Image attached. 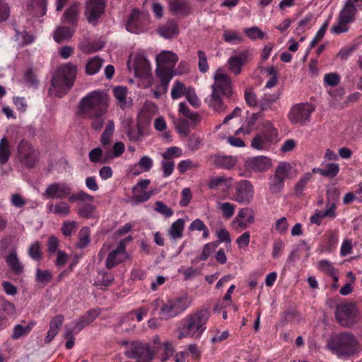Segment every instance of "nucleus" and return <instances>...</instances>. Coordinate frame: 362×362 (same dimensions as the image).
I'll list each match as a JSON object with an SVG mask.
<instances>
[{
	"label": "nucleus",
	"mask_w": 362,
	"mask_h": 362,
	"mask_svg": "<svg viewBox=\"0 0 362 362\" xmlns=\"http://www.w3.org/2000/svg\"><path fill=\"white\" fill-rule=\"evenodd\" d=\"M245 33L251 40H262L265 37V33L258 27L254 26L245 29Z\"/></svg>",
	"instance_id": "obj_54"
},
{
	"label": "nucleus",
	"mask_w": 362,
	"mask_h": 362,
	"mask_svg": "<svg viewBox=\"0 0 362 362\" xmlns=\"http://www.w3.org/2000/svg\"><path fill=\"white\" fill-rule=\"evenodd\" d=\"M90 231L87 226L83 227L78 232V240L76 247L80 249L86 247L90 244Z\"/></svg>",
	"instance_id": "obj_45"
},
{
	"label": "nucleus",
	"mask_w": 362,
	"mask_h": 362,
	"mask_svg": "<svg viewBox=\"0 0 362 362\" xmlns=\"http://www.w3.org/2000/svg\"><path fill=\"white\" fill-rule=\"evenodd\" d=\"M34 327V323H30L26 326H23L22 325H16L13 328V332L12 334V339H18L22 337L27 336L33 327Z\"/></svg>",
	"instance_id": "obj_47"
},
{
	"label": "nucleus",
	"mask_w": 362,
	"mask_h": 362,
	"mask_svg": "<svg viewBox=\"0 0 362 362\" xmlns=\"http://www.w3.org/2000/svg\"><path fill=\"white\" fill-rule=\"evenodd\" d=\"M124 355L128 358L136 359V361H152L154 356L147 344L139 341L132 342L126 349Z\"/></svg>",
	"instance_id": "obj_16"
},
{
	"label": "nucleus",
	"mask_w": 362,
	"mask_h": 362,
	"mask_svg": "<svg viewBox=\"0 0 362 362\" xmlns=\"http://www.w3.org/2000/svg\"><path fill=\"white\" fill-rule=\"evenodd\" d=\"M105 6V0H87L86 2L85 16L88 23L95 25L98 18L104 13Z\"/></svg>",
	"instance_id": "obj_17"
},
{
	"label": "nucleus",
	"mask_w": 362,
	"mask_h": 362,
	"mask_svg": "<svg viewBox=\"0 0 362 362\" xmlns=\"http://www.w3.org/2000/svg\"><path fill=\"white\" fill-rule=\"evenodd\" d=\"M199 164L194 163L190 159L181 160L177 165V169L180 174L183 175L188 170L197 168Z\"/></svg>",
	"instance_id": "obj_63"
},
{
	"label": "nucleus",
	"mask_w": 362,
	"mask_h": 362,
	"mask_svg": "<svg viewBox=\"0 0 362 362\" xmlns=\"http://www.w3.org/2000/svg\"><path fill=\"white\" fill-rule=\"evenodd\" d=\"M78 68L71 62L62 64L54 74L49 94L51 96L62 98L74 86Z\"/></svg>",
	"instance_id": "obj_3"
},
{
	"label": "nucleus",
	"mask_w": 362,
	"mask_h": 362,
	"mask_svg": "<svg viewBox=\"0 0 362 362\" xmlns=\"http://www.w3.org/2000/svg\"><path fill=\"white\" fill-rule=\"evenodd\" d=\"M64 316L62 315H58L52 318L49 322V329L47 332V334L45 337V342L49 344L58 334L60 327L64 322Z\"/></svg>",
	"instance_id": "obj_26"
},
{
	"label": "nucleus",
	"mask_w": 362,
	"mask_h": 362,
	"mask_svg": "<svg viewBox=\"0 0 362 362\" xmlns=\"http://www.w3.org/2000/svg\"><path fill=\"white\" fill-rule=\"evenodd\" d=\"M103 149L100 147H96L89 152L88 158L92 163H107V162H103L105 160V156L103 158Z\"/></svg>",
	"instance_id": "obj_55"
},
{
	"label": "nucleus",
	"mask_w": 362,
	"mask_h": 362,
	"mask_svg": "<svg viewBox=\"0 0 362 362\" xmlns=\"http://www.w3.org/2000/svg\"><path fill=\"white\" fill-rule=\"evenodd\" d=\"M154 210L163 215L166 218H169L173 215V211L172 209L168 207L165 204L161 201H156L155 202Z\"/></svg>",
	"instance_id": "obj_58"
},
{
	"label": "nucleus",
	"mask_w": 362,
	"mask_h": 362,
	"mask_svg": "<svg viewBox=\"0 0 362 362\" xmlns=\"http://www.w3.org/2000/svg\"><path fill=\"white\" fill-rule=\"evenodd\" d=\"M47 4V0H30L28 6L35 11V15L42 16L46 13Z\"/></svg>",
	"instance_id": "obj_42"
},
{
	"label": "nucleus",
	"mask_w": 362,
	"mask_h": 362,
	"mask_svg": "<svg viewBox=\"0 0 362 362\" xmlns=\"http://www.w3.org/2000/svg\"><path fill=\"white\" fill-rule=\"evenodd\" d=\"M192 303V298L187 293L163 300L162 308L157 313L160 320H169L183 313Z\"/></svg>",
	"instance_id": "obj_7"
},
{
	"label": "nucleus",
	"mask_w": 362,
	"mask_h": 362,
	"mask_svg": "<svg viewBox=\"0 0 362 362\" xmlns=\"http://www.w3.org/2000/svg\"><path fill=\"white\" fill-rule=\"evenodd\" d=\"M190 231H202V238L207 239L209 237V230L204 221L199 218H196L189 225L188 228Z\"/></svg>",
	"instance_id": "obj_46"
},
{
	"label": "nucleus",
	"mask_w": 362,
	"mask_h": 362,
	"mask_svg": "<svg viewBox=\"0 0 362 362\" xmlns=\"http://www.w3.org/2000/svg\"><path fill=\"white\" fill-rule=\"evenodd\" d=\"M356 13L357 6L351 0H348L340 11L338 19H340L341 23H350L354 21Z\"/></svg>",
	"instance_id": "obj_24"
},
{
	"label": "nucleus",
	"mask_w": 362,
	"mask_h": 362,
	"mask_svg": "<svg viewBox=\"0 0 362 362\" xmlns=\"http://www.w3.org/2000/svg\"><path fill=\"white\" fill-rule=\"evenodd\" d=\"M223 37L226 42L233 44H239L243 41L242 37L235 30L225 31Z\"/></svg>",
	"instance_id": "obj_62"
},
{
	"label": "nucleus",
	"mask_w": 362,
	"mask_h": 362,
	"mask_svg": "<svg viewBox=\"0 0 362 362\" xmlns=\"http://www.w3.org/2000/svg\"><path fill=\"white\" fill-rule=\"evenodd\" d=\"M11 150L10 142L6 137L0 140V165H5L10 159Z\"/></svg>",
	"instance_id": "obj_35"
},
{
	"label": "nucleus",
	"mask_w": 362,
	"mask_h": 362,
	"mask_svg": "<svg viewBox=\"0 0 362 362\" xmlns=\"http://www.w3.org/2000/svg\"><path fill=\"white\" fill-rule=\"evenodd\" d=\"M218 209L221 211L223 217L226 219L230 218L235 213V205L230 202L218 203Z\"/></svg>",
	"instance_id": "obj_49"
},
{
	"label": "nucleus",
	"mask_w": 362,
	"mask_h": 362,
	"mask_svg": "<svg viewBox=\"0 0 362 362\" xmlns=\"http://www.w3.org/2000/svg\"><path fill=\"white\" fill-rule=\"evenodd\" d=\"M148 23L149 18L147 13L140 12L138 9L134 8L125 26L129 32L138 34L146 30Z\"/></svg>",
	"instance_id": "obj_15"
},
{
	"label": "nucleus",
	"mask_w": 362,
	"mask_h": 362,
	"mask_svg": "<svg viewBox=\"0 0 362 362\" xmlns=\"http://www.w3.org/2000/svg\"><path fill=\"white\" fill-rule=\"evenodd\" d=\"M336 209H337V205L335 203L328 202L326 204V208L324 211H317L314 215H313L310 217V223H315L317 226H320L322 223V219L326 217H328L332 220L334 219L337 216Z\"/></svg>",
	"instance_id": "obj_22"
},
{
	"label": "nucleus",
	"mask_w": 362,
	"mask_h": 362,
	"mask_svg": "<svg viewBox=\"0 0 362 362\" xmlns=\"http://www.w3.org/2000/svg\"><path fill=\"white\" fill-rule=\"evenodd\" d=\"M156 76L158 79L156 88L151 90L153 96L158 99L168 91L169 83L175 75L174 68L178 61L177 55L171 51H162L156 58Z\"/></svg>",
	"instance_id": "obj_1"
},
{
	"label": "nucleus",
	"mask_w": 362,
	"mask_h": 362,
	"mask_svg": "<svg viewBox=\"0 0 362 362\" xmlns=\"http://www.w3.org/2000/svg\"><path fill=\"white\" fill-rule=\"evenodd\" d=\"M312 177L313 174L311 173H307L300 177L294 187V193L296 196L302 197L304 195L303 192L305 189L308 182L310 181Z\"/></svg>",
	"instance_id": "obj_39"
},
{
	"label": "nucleus",
	"mask_w": 362,
	"mask_h": 362,
	"mask_svg": "<svg viewBox=\"0 0 362 362\" xmlns=\"http://www.w3.org/2000/svg\"><path fill=\"white\" fill-rule=\"evenodd\" d=\"M233 89L230 78L218 69L214 75V83L211 85V93L205 99V103L215 112H223L227 105L223 98L232 100Z\"/></svg>",
	"instance_id": "obj_2"
},
{
	"label": "nucleus",
	"mask_w": 362,
	"mask_h": 362,
	"mask_svg": "<svg viewBox=\"0 0 362 362\" xmlns=\"http://www.w3.org/2000/svg\"><path fill=\"white\" fill-rule=\"evenodd\" d=\"M71 187L70 185L62 182H54L49 185L42 194V197L45 199H69L71 194Z\"/></svg>",
	"instance_id": "obj_14"
},
{
	"label": "nucleus",
	"mask_w": 362,
	"mask_h": 362,
	"mask_svg": "<svg viewBox=\"0 0 362 362\" xmlns=\"http://www.w3.org/2000/svg\"><path fill=\"white\" fill-rule=\"evenodd\" d=\"M327 346L339 358H348L358 352V341L355 335L349 332H343L332 337Z\"/></svg>",
	"instance_id": "obj_6"
},
{
	"label": "nucleus",
	"mask_w": 362,
	"mask_h": 362,
	"mask_svg": "<svg viewBox=\"0 0 362 362\" xmlns=\"http://www.w3.org/2000/svg\"><path fill=\"white\" fill-rule=\"evenodd\" d=\"M197 55L199 70L201 73L205 74L209 71V69L206 55L202 50H199L197 52Z\"/></svg>",
	"instance_id": "obj_60"
},
{
	"label": "nucleus",
	"mask_w": 362,
	"mask_h": 362,
	"mask_svg": "<svg viewBox=\"0 0 362 362\" xmlns=\"http://www.w3.org/2000/svg\"><path fill=\"white\" fill-rule=\"evenodd\" d=\"M322 170V176L329 178H334L339 173L340 168L338 163H332L326 164Z\"/></svg>",
	"instance_id": "obj_51"
},
{
	"label": "nucleus",
	"mask_w": 362,
	"mask_h": 362,
	"mask_svg": "<svg viewBox=\"0 0 362 362\" xmlns=\"http://www.w3.org/2000/svg\"><path fill=\"white\" fill-rule=\"evenodd\" d=\"M247 165L254 171L264 172L269 168L271 161L267 157L257 156L248 160Z\"/></svg>",
	"instance_id": "obj_25"
},
{
	"label": "nucleus",
	"mask_w": 362,
	"mask_h": 362,
	"mask_svg": "<svg viewBox=\"0 0 362 362\" xmlns=\"http://www.w3.org/2000/svg\"><path fill=\"white\" fill-rule=\"evenodd\" d=\"M219 242H211L204 245L202 252L199 257V261H205L218 247Z\"/></svg>",
	"instance_id": "obj_50"
},
{
	"label": "nucleus",
	"mask_w": 362,
	"mask_h": 362,
	"mask_svg": "<svg viewBox=\"0 0 362 362\" xmlns=\"http://www.w3.org/2000/svg\"><path fill=\"white\" fill-rule=\"evenodd\" d=\"M127 88L123 86H117L114 88L113 93L117 99V105L124 109L127 105Z\"/></svg>",
	"instance_id": "obj_44"
},
{
	"label": "nucleus",
	"mask_w": 362,
	"mask_h": 362,
	"mask_svg": "<svg viewBox=\"0 0 362 362\" xmlns=\"http://www.w3.org/2000/svg\"><path fill=\"white\" fill-rule=\"evenodd\" d=\"M113 281L114 276L112 274L107 272L99 271L93 285L101 290H106L110 286H111Z\"/></svg>",
	"instance_id": "obj_28"
},
{
	"label": "nucleus",
	"mask_w": 362,
	"mask_h": 362,
	"mask_svg": "<svg viewBox=\"0 0 362 362\" xmlns=\"http://www.w3.org/2000/svg\"><path fill=\"white\" fill-rule=\"evenodd\" d=\"M52 279V274L48 269H36L35 272V281L38 284L46 285L49 283Z\"/></svg>",
	"instance_id": "obj_48"
},
{
	"label": "nucleus",
	"mask_w": 362,
	"mask_h": 362,
	"mask_svg": "<svg viewBox=\"0 0 362 362\" xmlns=\"http://www.w3.org/2000/svg\"><path fill=\"white\" fill-rule=\"evenodd\" d=\"M358 311L354 302H345L336 306L337 322L344 327H351L357 323Z\"/></svg>",
	"instance_id": "obj_8"
},
{
	"label": "nucleus",
	"mask_w": 362,
	"mask_h": 362,
	"mask_svg": "<svg viewBox=\"0 0 362 362\" xmlns=\"http://www.w3.org/2000/svg\"><path fill=\"white\" fill-rule=\"evenodd\" d=\"M158 33L162 37L170 39L177 35L179 33V28L177 23L173 21H168L165 25L158 28Z\"/></svg>",
	"instance_id": "obj_29"
},
{
	"label": "nucleus",
	"mask_w": 362,
	"mask_h": 362,
	"mask_svg": "<svg viewBox=\"0 0 362 362\" xmlns=\"http://www.w3.org/2000/svg\"><path fill=\"white\" fill-rule=\"evenodd\" d=\"M93 199L94 198L92 195L81 190L71 195L69 202L70 203L76 202L79 205L77 210L79 216L85 218H92L95 217L96 211L95 206L92 204Z\"/></svg>",
	"instance_id": "obj_10"
},
{
	"label": "nucleus",
	"mask_w": 362,
	"mask_h": 362,
	"mask_svg": "<svg viewBox=\"0 0 362 362\" xmlns=\"http://www.w3.org/2000/svg\"><path fill=\"white\" fill-rule=\"evenodd\" d=\"M281 95L280 91L274 94H264L259 101V107L261 110L271 108L272 105L279 99Z\"/></svg>",
	"instance_id": "obj_37"
},
{
	"label": "nucleus",
	"mask_w": 362,
	"mask_h": 362,
	"mask_svg": "<svg viewBox=\"0 0 362 362\" xmlns=\"http://www.w3.org/2000/svg\"><path fill=\"white\" fill-rule=\"evenodd\" d=\"M328 26L329 21H326L318 30L315 36L310 42L309 45V49H313L323 38Z\"/></svg>",
	"instance_id": "obj_57"
},
{
	"label": "nucleus",
	"mask_w": 362,
	"mask_h": 362,
	"mask_svg": "<svg viewBox=\"0 0 362 362\" xmlns=\"http://www.w3.org/2000/svg\"><path fill=\"white\" fill-rule=\"evenodd\" d=\"M107 95L100 90H94L80 100L77 113L83 118L103 117L107 112Z\"/></svg>",
	"instance_id": "obj_4"
},
{
	"label": "nucleus",
	"mask_w": 362,
	"mask_h": 362,
	"mask_svg": "<svg viewBox=\"0 0 362 362\" xmlns=\"http://www.w3.org/2000/svg\"><path fill=\"white\" fill-rule=\"evenodd\" d=\"M28 255L33 259L40 262L42 257V249L38 241L31 244L28 249Z\"/></svg>",
	"instance_id": "obj_53"
},
{
	"label": "nucleus",
	"mask_w": 362,
	"mask_h": 362,
	"mask_svg": "<svg viewBox=\"0 0 362 362\" xmlns=\"http://www.w3.org/2000/svg\"><path fill=\"white\" fill-rule=\"evenodd\" d=\"M169 6L170 11L174 14L187 16L190 13V6L185 0H170Z\"/></svg>",
	"instance_id": "obj_27"
},
{
	"label": "nucleus",
	"mask_w": 362,
	"mask_h": 362,
	"mask_svg": "<svg viewBox=\"0 0 362 362\" xmlns=\"http://www.w3.org/2000/svg\"><path fill=\"white\" fill-rule=\"evenodd\" d=\"M6 263L16 274H21L23 272L24 267L17 257L16 251H12L6 258Z\"/></svg>",
	"instance_id": "obj_33"
},
{
	"label": "nucleus",
	"mask_w": 362,
	"mask_h": 362,
	"mask_svg": "<svg viewBox=\"0 0 362 362\" xmlns=\"http://www.w3.org/2000/svg\"><path fill=\"white\" fill-rule=\"evenodd\" d=\"M103 60L98 57H94L88 60L86 66V73L88 75H94L97 74L101 69Z\"/></svg>",
	"instance_id": "obj_43"
},
{
	"label": "nucleus",
	"mask_w": 362,
	"mask_h": 362,
	"mask_svg": "<svg viewBox=\"0 0 362 362\" xmlns=\"http://www.w3.org/2000/svg\"><path fill=\"white\" fill-rule=\"evenodd\" d=\"M132 66L136 77H144L150 74L151 64L143 52L136 54L133 59Z\"/></svg>",
	"instance_id": "obj_19"
},
{
	"label": "nucleus",
	"mask_w": 362,
	"mask_h": 362,
	"mask_svg": "<svg viewBox=\"0 0 362 362\" xmlns=\"http://www.w3.org/2000/svg\"><path fill=\"white\" fill-rule=\"evenodd\" d=\"M185 228V221L179 218L173 222L168 229V235L173 240L180 239L182 237Z\"/></svg>",
	"instance_id": "obj_36"
},
{
	"label": "nucleus",
	"mask_w": 362,
	"mask_h": 362,
	"mask_svg": "<svg viewBox=\"0 0 362 362\" xmlns=\"http://www.w3.org/2000/svg\"><path fill=\"white\" fill-rule=\"evenodd\" d=\"M233 200L239 204H249L253 199L255 189L250 181L241 180L235 183Z\"/></svg>",
	"instance_id": "obj_13"
},
{
	"label": "nucleus",
	"mask_w": 362,
	"mask_h": 362,
	"mask_svg": "<svg viewBox=\"0 0 362 362\" xmlns=\"http://www.w3.org/2000/svg\"><path fill=\"white\" fill-rule=\"evenodd\" d=\"M115 132V123L112 120H109L105 126V130L100 136V143L104 148L110 145L111 138Z\"/></svg>",
	"instance_id": "obj_38"
},
{
	"label": "nucleus",
	"mask_w": 362,
	"mask_h": 362,
	"mask_svg": "<svg viewBox=\"0 0 362 362\" xmlns=\"http://www.w3.org/2000/svg\"><path fill=\"white\" fill-rule=\"evenodd\" d=\"M0 312L8 319L15 314L16 308L12 303L4 300L1 303Z\"/></svg>",
	"instance_id": "obj_61"
},
{
	"label": "nucleus",
	"mask_w": 362,
	"mask_h": 362,
	"mask_svg": "<svg viewBox=\"0 0 362 362\" xmlns=\"http://www.w3.org/2000/svg\"><path fill=\"white\" fill-rule=\"evenodd\" d=\"M244 97L247 105L250 107H257L259 105V101L252 88H247L245 90Z\"/></svg>",
	"instance_id": "obj_59"
},
{
	"label": "nucleus",
	"mask_w": 362,
	"mask_h": 362,
	"mask_svg": "<svg viewBox=\"0 0 362 362\" xmlns=\"http://www.w3.org/2000/svg\"><path fill=\"white\" fill-rule=\"evenodd\" d=\"M74 31L69 27H58L54 33V39L57 43H61L71 38Z\"/></svg>",
	"instance_id": "obj_41"
},
{
	"label": "nucleus",
	"mask_w": 362,
	"mask_h": 362,
	"mask_svg": "<svg viewBox=\"0 0 362 362\" xmlns=\"http://www.w3.org/2000/svg\"><path fill=\"white\" fill-rule=\"evenodd\" d=\"M49 212L63 216H67L71 213V207L66 202H58L56 204L49 203L47 206Z\"/></svg>",
	"instance_id": "obj_31"
},
{
	"label": "nucleus",
	"mask_w": 362,
	"mask_h": 362,
	"mask_svg": "<svg viewBox=\"0 0 362 362\" xmlns=\"http://www.w3.org/2000/svg\"><path fill=\"white\" fill-rule=\"evenodd\" d=\"M326 238V249L332 250L334 249L338 243V233L334 230L329 231L325 234Z\"/></svg>",
	"instance_id": "obj_56"
},
{
	"label": "nucleus",
	"mask_w": 362,
	"mask_h": 362,
	"mask_svg": "<svg viewBox=\"0 0 362 362\" xmlns=\"http://www.w3.org/2000/svg\"><path fill=\"white\" fill-rule=\"evenodd\" d=\"M79 4L77 2L71 4L66 8L64 13V21L68 22L71 24H74L78 19L79 12Z\"/></svg>",
	"instance_id": "obj_40"
},
{
	"label": "nucleus",
	"mask_w": 362,
	"mask_h": 362,
	"mask_svg": "<svg viewBox=\"0 0 362 362\" xmlns=\"http://www.w3.org/2000/svg\"><path fill=\"white\" fill-rule=\"evenodd\" d=\"M179 112L194 122L198 121L200 118L199 115L196 112H192L185 103L179 104Z\"/></svg>",
	"instance_id": "obj_64"
},
{
	"label": "nucleus",
	"mask_w": 362,
	"mask_h": 362,
	"mask_svg": "<svg viewBox=\"0 0 362 362\" xmlns=\"http://www.w3.org/2000/svg\"><path fill=\"white\" fill-rule=\"evenodd\" d=\"M210 317L208 309H201L187 315L181 321L178 328V339L200 337L206 329V324Z\"/></svg>",
	"instance_id": "obj_5"
},
{
	"label": "nucleus",
	"mask_w": 362,
	"mask_h": 362,
	"mask_svg": "<svg viewBox=\"0 0 362 362\" xmlns=\"http://www.w3.org/2000/svg\"><path fill=\"white\" fill-rule=\"evenodd\" d=\"M144 127L140 120L138 121L136 127L129 126L127 132V136L131 141L137 142L141 140L144 133Z\"/></svg>",
	"instance_id": "obj_34"
},
{
	"label": "nucleus",
	"mask_w": 362,
	"mask_h": 362,
	"mask_svg": "<svg viewBox=\"0 0 362 362\" xmlns=\"http://www.w3.org/2000/svg\"><path fill=\"white\" fill-rule=\"evenodd\" d=\"M315 107L310 103H298L292 106L288 113V119L294 124L305 125L310 120V116Z\"/></svg>",
	"instance_id": "obj_11"
},
{
	"label": "nucleus",
	"mask_w": 362,
	"mask_h": 362,
	"mask_svg": "<svg viewBox=\"0 0 362 362\" xmlns=\"http://www.w3.org/2000/svg\"><path fill=\"white\" fill-rule=\"evenodd\" d=\"M290 163L283 162L276 167L275 173L269 177V189L272 194L279 193L284 187V181L291 172Z\"/></svg>",
	"instance_id": "obj_12"
},
{
	"label": "nucleus",
	"mask_w": 362,
	"mask_h": 362,
	"mask_svg": "<svg viewBox=\"0 0 362 362\" xmlns=\"http://www.w3.org/2000/svg\"><path fill=\"white\" fill-rule=\"evenodd\" d=\"M250 56L248 49L242 50L231 56L228 60L229 70L235 75L240 74L242 66Z\"/></svg>",
	"instance_id": "obj_20"
},
{
	"label": "nucleus",
	"mask_w": 362,
	"mask_h": 362,
	"mask_svg": "<svg viewBox=\"0 0 362 362\" xmlns=\"http://www.w3.org/2000/svg\"><path fill=\"white\" fill-rule=\"evenodd\" d=\"M127 257L126 253V245L124 240L119 243L117 247L112 250L107 255L105 261V267L110 269L123 262Z\"/></svg>",
	"instance_id": "obj_18"
},
{
	"label": "nucleus",
	"mask_w": 362,
	"mask_h": 362,
	"mask_svg": "<svg viewBox=\"0 0 362 362\" xmlns=\"http://www.w3.org/2000/svg\"><path fill=\"white\" fill-rule=\"evenodd\" d=\"M16 159L24 168H33L39 161V153L31 144L22 139L17 146Z\"/></svg>",
	"instance_id": "obj_9"
},
{
	"label": "nucleus",
	"mask_w": 362,
	"mask_h": 362,
	"mask_svg": "<svg viewBox=\"0 0 362 362\" xmlns=\"http://www.w3.org/2000/svg\"><path fill=\"white\" fill-rule=\"evenodd\" d=\"M125 150V146L122 141L116 142L112 148L105 149V160L103 162H109L115 158L120 156Z\"/></svg>",
	"instance_id": "obj_32"
},
{
	"label": "nucleus",
	"mask_w": 362,
	"mask_h": 362,
	"mask_svg": "<svg viewBox=\"0 0 362 362\" xmlns=\"http://www.w3.org/2000/svg\"><path fill=\"white\" fill-rule=\"evenodd\" d=\"M313 16L308 13L303 19L298 22L296 32L300 34L304 33L306 30L310 29L313 24Z\"/></svg>",
	"instance_id": "obj_52"
},
{
	"label": "nucleus",
	"mask_w": 362,
	"mask_h": 362,
	"mask_svg": "<svg viewBox=\"0 0 362 362\" xmlns=\"http://www.w3.org/2000/svg\"><path fill=\"white\" fill-rule=\"evenodd\" d=\"M100 312L97 310H90L83 315L81 316L77 320L74 322V327L71 329L73 333L77 334L86 327L91 324L99 315Z\"/></svg>",
	"instance_id": "obj_21"
},
{
	"label": "nucleus",
	"mask_w": 362,
	"mask_h": 362,
	"mask_svg": "<svg viewBox=\"0 0 362 362\" xmlns=\"http://www.w3.org/2000/svg\"><path fill=\"white\" fill-rule=\"evenodd\" d=\"M210 159L216 168L225 170L232 169L238 163V158L233 156L214 154Z\"/></svg>",
	"instance_id": "obj_23"
},
{
	"label": "nucleus",
	"mask_w": 362,
	"mask_h": 362,
	"mask_svg": "<svg viewBox=\"0 0 362 362\" xmlns=\"http://www.w3.org/2000/svg\"><path fill=\"white\" fill-rule=\"evenodd\" d=\"M232 177L216 176L210 179L208 187L209 189L218 190L220 189H229L231 185Z\"/></svg>",
	"instance_id": "obj_30"
}]
</instances>
